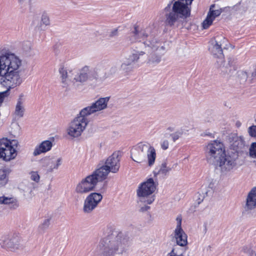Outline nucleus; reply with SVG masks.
I'll return each mask as SVG.
<instances>
[{
    "label": "nucleus",
    "instance_id": "obj_1",
    "mask_svg": "<svg viewBox=\"0 0 256 256\" xmlns=\"http://www.w3.org/2000/svg\"><path fill=\"white\" fill-rule=\"evenodd\" d=\"M206 158L208 162L218 166L222 171H230L236 165L237 156L226 154L222 142L214 140L207 146Z\"/></svg>",
    "mask_w": 256,
    "mask_h": 256
},
{
    "label": "nucleus",
    "instance_id": "obj_2",
    "mask_svg": "<svg viewBox=\"0 0 256 256\" xmlns=\"http://www.w3.org/2000/svg\"><path fill=\"white\" fill-rule=\"evenodd\" d=\"M109 97L100 98L91 106L83 108L80 116L76 118L71 122L68 130V134L73 137L80 136L88 124L86 116L98 111L106 108L109 100Z\"/></svg>",
    "mask_w": 256,
    "mask_h": 256
},
{
    "label": "nucleus",
    "instance_id": "obj_3",
    "mask_svg": "<svg viewBox=\"0 0 256 256\" xmlns=\"http://www.w3.org/2000/svg\"><path fill=\"white\" fill-rule=\"evenodd\" d=\"M120 234L114 238L108 236L102 239L100 244L102 250L101 256H122L128 246L129 240L125 237L122 238Z\"/></svg>",
    "mask_w": 256,
    "mask_h": 256
},
{
    "label": "nucleus",
    "instance_id": "obj_4",
    "mask_svg": "<svg viewBox=\"0 0 256 256\" xmlns=\"http://www.w3.org/2000/svg\"><path fill=\"white\" fill-rule=\"evenodd\" d=\"M193 0H178L172 6V12L166 15L165 24L166 26H172L174 24L179 14L181 18H187L190 16V10L188 5L190 4Z\"/></svg>",
    "mask_w": 256,
    "mask_h": 256
},
{
    "label": "nucleus",
    "instance_id": "obj_5",
    "mask_svg": "<svg viewBox=\"0 0 256 256\" xmlns=\"http://www.w3.org/2000/svg\"><path fill=\"white\" fill-rule=\"evenodd\" d=\"M20 72H6L2 76L0 84L7 90L0 92V104H1L6 96L8 90L20 86L22 82V78L20 76Z\"/></svg>",
    "mask_w": 256,
    "mask_h": 256
},
{
    "label": "nucleus",
    "instance_id": "obj_6",
    "mask_svg": "<svg viewBox=\"0 0 256 256\" xmlns=\"http://www.w3.org/2000/svg\"><path fill=\"white\" fill-rule=\"evenodd\" d=\"M156 186L152 178H148L142 183L138 186L136 192L140 200L144 203L151 204L154 200L152 194L156 189Z\"/></svg>",
    "mask_w": 256,
    "mask_h": 256
},
{
    "label": "nucleus",
    "instance_id": "obj_7",
    "mask_svg": "<svg viewBox=\"0 0 256 256\" xmlns=\"http://www.w3.org/2000/svg\"><path fill=\"white\" fill-rule=\"evenodd\" d=\"M22 60L13 54L0 56V76L2 71L6 72H21Z\"/></svg>",
    "mask_w": 256,
    "mask_h": 256
},
{
    "label": "nucleus",
    "instance_id": "obj_8",
    "mask_svg": "<svg viewBox=\"0 0 256 256\" xmlns=\"http://www.w3.org/2000/svg\"><path fill=\"white\" fill-rule=\"evenodd\" d=\"M104 180L96 170L92 174L82 179L76 186V192L78 194H86L93 190L98 182Z\"/></svg>",
    "mask_w": 256,
    "mask_h": 256
},
{
    "label": "nucleus",
    "instance_id": "obj_9",
    "mask_svg": "<svg viewBox=\"0 0 256 256\" xmlns=\"http://www.w3.org/2000/svg\"><path fill=\"white\" fill-rule=\"evenodd\" d=\"M18 142L16 140H10L7 138L0 140V158L5 161H10L16 156V148Z\"/></svg>",
    "mask_w": 256,
    "mask_h": 256
},
{
    "label": "nucleus",
    "instance_id": "obj_10",
    "mask_svg": "<svg viewBox=\"0 0 256 256\" xmlns=\"http://www.w3.org/2000/svg\"><path fill=\"white\" fill-rule=\"evenodd\" d=\"M120 158L118 153L114 152L106 160L105 165L96 169V172L99 173L102 178L105 180L110 172H116L119 170Z\"/></svg>",
    "mask_w": 256,
    "mask_h": 256
},
{
    "label": "nucleus",
    "instance_id": "obj_11",
    "mask_svg": "<svg viewBox=\"0 0 256 256\" xmlns=\"http://www.w3.org/2000/svg\"><path fill=\"white\" fill-rule=\"evenodd\" d=\"M102 198V196L98 192H92L86 198L84 210L86 212H90L94 209Z\"/></svg>",
    "mask_w": 256,
    "mask_h": 256
},
{
    "label": "nucleus",
    "instance_id": "obj_12",
    "mask_svg": "<svg viewBox=\"0 0 256 256\" xmlns=\"http://www.w3.org/2000/svg\"><path fill=\"white\" fill-rule=\"evenodd\" d=\"M216 5L212 4L209 8L207 16L202 24V26L203 29L208 28L213 23V22L216 17H218L222 14V10L219 8L215 9Z\"/></svg>",
    "mask_w": 256,
    "mask_h": 256
},
{
    "label": "nucleus",
    "instance_id": "obj_13",
    "mask_svg": "<svg viewBox=\"0 0 256 256\" xmlns=\"http://www.w3.org/2000/svg\"><path fill=\"white\" fill-rule=\"evenodd\" d=\"M230 149L236 153V156L246 152L248 146L246 144L244 139L241 136L234 138L233 142L230 144Z\"/></svg>",
    "mask_w": 256,
    "mask_h": 256
},
{
    "label": "nucleus",
    "instance_id": "obj_14",
    "mask_svg": "<svg viewBox=\"0 0 256 256\" xmlns=\"http://www.w3.org/2000/svg\"><path fill=\"white\" fill-rule=\"evenodd\" d=\"M20 238L18 234H14L11 238H5L3 240L2 246L10 250H14L20 245Z\"/></svg>",
    "mask_w": 256,
    "mask_h": 256
},
{
    "label": "nucleus",
    "instance_id": "obj_15",
    "mask_svg": "<svg viewBox=\"0 0 256 256\" xmlns=\"http://www.w3.org/2000/svg\"><path fill=\"white\" fill-rule=\"evenodd\" d=\"M226 40V39L224 36H221L220 41H218L217 40L214 41V44L210 48L211 53L214 56L218 58H224L222 46Z\"/></svg>",
    "mask_w": 256,
    "mask_h": 256
},
{
    "label": "nucleus",
    "instance_id": "obj_16",
    "mask_svg": "<svg viewBox=\"0 0 256 256\" xmlns=\"http://www.w3.org/2000/svg\"><path fill=\"white\" fill-rule=\"evenodd\" d=\"M256 207V187H254L248 192L246 204V208L252 210Z\"/></svg>",
    "mask_w": 256,
    "mask_h": 256
},
{
    "label": "nucleus",
    "instance_id": "obj_17",
    "mask_svg": "<svg viewBox=\"0 0 256 256\" xmlns=\"http://www.w3.org/2000/svg\"><path fill=\"white\" fill-rule=\"evenodd\" d=\"M174 237L178 245L185 246L187 244V235L182 229H176L174 230Z\"/></svg>",
    "mask_w": 256,
    "mask_h": 256
},
{
    "label": "nucleus",
    "instance_id": "obj_18",
    "mask_svg": "<svg viewBox=\"0 0 256 256\" xmlns=\"http://www.w3.org/2000/svg\"><path fill=\"white\" fill-rule=\"evenodd\" d=\"M52 146V142L50 140H44L35 148L34 152V154L37 156L42 153L46 152L51 149Z\"/></svg>",
    "mask_w": 256,
    "mask_h": 256
},
{
    "label": "nucleus",
    "instance_id": "obj_19",
    "mask_svg": "<svg viewBox=\"0 0 256 256\" xmlns=\"http://www.w3.org/2000/svg\"><path fill=\"white\" fill-rule=\"evenodd\" d=\"M24 95L21 94L19 96L17 104L15 109V114L20 117H22L24 116V108L23 106Z\"/></svg>",
    "mask_w": 256,
    "mask_h": 256
},
{
    "label": "nucleus",
    "instance_id": "obj_20",
    "mask_svg": "<svg viewBox=\"0 0 256 256\" xmlns=\"http://www.w3.org/2000/svg\"><path fill=\"white\" fill-rule=\"evenodd\" d=\"M12 204L11 207L16 208L18 206V201L16 198L13 197H6L4 196H0V204Z\"/></svg>",
    "mask_w": 256,
    "mask_h": 256
},
{
    "label": "nucleus",
    "instance_id": "obj_21",
    "mask_svg": "<svg viewBox=\"0 0 256 256\" xmlns=\"http://www.w3.org/2000/svg\"><path fill=\"white\" fill-rule=\"evenodd\" d=\"M172 168L167 166V163L166 162H162L161 165L160 166V168L156 170H155L154 172V174H162L166 176L170 171Z\"/></svg>",
    "mask_w": 256,
    "mask_h": 256
},
{
    "label": "nucleus",
    "instance_id": "obj_22",
    "mask_svg": "<svg viewBox=\"0 0 256 256\" xmlns=\"http://www.w3.org/2000/svg\"><path fill=\"white\" fill-rule=\"evenodd\" d=\"M148 164L152 166L154 163L156 158V152L154 147L150 146L148 151Z\"/></svg>",
    "mask_w": 256,
    "mask_h": 256
},
{
    "label": "nucleus",
    "instance_id": "obj_23",
    "mask_svg": "<svg viewBox=\"0 0 256 256\" xmlns=\"http://www.w3.org/2000/svg\"><path fill=\"white\" fill-rule=\"evenodd\" d=\"M8 182L6 172L4 170H0V185L4 186Z\"/></svg>",
    "mask_w": 256,
    "mask_h": 256
},
{
    "label": "nucleus",
    "instance_id": "obj_24",
    "mask_svg": "<svg viewBox=\"0 0 256 256\" xmlns=\"http://www.w3.org/2000/svg\"><path fill=\"white\" fill-rule=\"evenodd\" d=\"M249 156L252 158H256V142L251 144L249 149Z\"/></svg>",
    "mask_w": 256,
    "mask_h": 256
},
{
    "label": "nucleus",
    "instance_id": "obj_25",
    "mask_svg": "<svg viewBox=\"0 0 256 256\" xmlns=\"http://www.w3.org/2000/svg\"><path fill=\"white\" fill-rule=\"evenodd\" d=\"M88 78V74L86 72H81L80 74L74 78L76 82H83L86 81Z\"/></svg>",
    "mask_w": 256,
    "mask_h": 256
},
{
    "label": "nucleus",
    "instance_id": "obj_26",
    "mask_svg": "<svg viewBox=\"0 0 256 256\" xmlns=\"http://www.w3.org/2000/svg\"><path fill=\"white\" fill-rule=\"evenodd\" d=\"M131 158L134 161L138 163L141 162L142 160V154H140L138 156H136V152H133L132 153Z\"/></svg>",
    "mask_w": 256,
    "mask_h": 256
},
{
    "label": "nucleus",
    "instance_id": "obj_27",
    "mask_svg": "<svg viewBox=\"0 0 256 256\" xmlns=\"http://www.w3.org/2000/svg\"><path fill=\"white\" fill-rule=\"evenodd\" d=\"M59 72L60 73V74H61V78H62V81L63 82H64V81L66 80V78H67V71L66 70L64 66H62L60 68V70H59Z\"/></svg>",
    "mask_w": 256,
    "mask_h": 256
},
{
    "label": "nucleus",
    "instance_id": "obj_28",
    "mask_svg": "<svg viewBox=\"0 0 256 256\" xmlns=\"http://www.w3.org/2000/svg\"><path fill=\"white\" fill-rule=\"evenodd\" d=\"M243 251L244 253L248 254V256H256L255 252L251 250L250 248L244 247L243 248Z\"/></svg>",
    "mask_w": 256,
    "mask_h": 256
},
{
    "label": "nucleus",
    "instance_id": "obj_29",
    "mask_svg": "<svg viewBox=\"0 0 256 256\" xmlns=\"http://www.w3.org/2000/svg\"><path fill=\"white\" fill-rule=\"evenodd\" d=\"M248 133L252 137H256V126H252L248 128Z\"/></svg>",
    "mask_w": 256,
    "mask_h": 256
},
{
    "label": "nucleus",
    "instance_id": "obj_30",
    "mask_svg": "<svg viewBox=\"0 0 256 256\" xmlns=\"http://www.w3.org/2000/svg\"><path fill=\"white\" fill-rule=\"evenodd\" d=\"M30 178L32 180L36 182H38L40 180V176L38 173L36 172H31Z\"/></svg>",
    "mask_w": 256,
    "mask_h": 256
},
{
    "label": "nucleus",
    "instance_id": "obj_31",
    "mask_svg": "<svg viewBox=\"0 0 256 256\" xmlns=\"http://www.w3.org/2000/svg\"><path fill=\"white\" fill-rule=\"evenodd\" d=\"M144 53L142 52H140L138 54H134L130 56L132 62L137 60L139 58V56L143 55Z\"/></svg>",
    "mask_w": 256,
    "mask_h": 256
},
{
    "label": "nucleus",
    "instance_id": "obj_32",
    "mask_svg": "<svg viewBox=\"0 0 256 256\" xmlns=\"http://www.w3.org/2000/svg\"><path fill=\"white\" fill-rule=\"evenodd\" d=\"M42 23L46 26L50 24L49 18L44 14L42 16Z\"/></svg>",
    "mask_w": 256,
    "mask_h": 256
},
{
    "label": "nucleus",
    "instance_id": "obj_33",
    "mask_svg": "<svg viewBox=\"0 0 256 256\" xmlns=\"http://www.w3.org/2000/svg\"><path fill=\"white\" fill-rule=\"evenodd\" d=\"M176 222H177V226L176 229H182V218L180 215L178 216L176 218Z\"/></svg>",
    "mask_w": 256,
    "mask_h": 256
},
{
    "label": "nucleus",
    "instance_id": "obj_34",
    "mask_svg": "<svg viewBox=\"0 0 256 256\" xmlns=\"http://www.w3.org/2000/svg\"><path fill=\"white\" fill-rule=\"evenodd\" d=\"M167 256H184L182 254H178L176 249L173 248L172 251L167 254Z\"/></svg>",
    "mask_w": 256,
    "mask_h": 256
},
{
    "label": "nucleus",
    "instance_id": "obj_35",
    "mask_svg": "<svg viewBox=\"0 0 256 256\" xmlns=\"http://www.w3.org/2000/svg\"><path fill=\"white\" fill-rule=\"evenodd\" d=\"M182 134V132H176L174 134H172L170 136L172 137V140L174 142H175L178 139V138L180 137V136Z\"/></svg>",
    "mask_w": 256,
    "mask_h": 256
},
{
    "label": "nucleus",
    "instance_id": "obj_36",
    "mask_svg": "<svg viewBox=\"0 0 256 256\" xmlns=\"http://www.w3.org/2000/svg\"><path fill=\"white\" fill-rule=\"evenodd\" d=\"M168 146H169V143H168V141L166 140H165L162 142V144H161V147L164 150H166V149L168 148Z\"/></svg>",
    "mask_w": 256,
    "mask_h": 256
},
{
    "label": "nucleus",
    "instance_id": "obj_37",
    "mask_svg": "<svg viewBox=\"0 0 256 256\" xmlns=\"http://www.w3.org/2000/svg\"><path fill=\"white\" fill-rule=\"evenodd\" d=\"M61 158H59L58 160H57V162L56 164L54 166L53 168H58V166L60 165L61 164Z\"/></svg>",
    "mask_w": 256,
    "mask_h": 256
},
{
    "label": "nucleus",
    "instance_id": "obj_38",
    "mask_svg": "<svg viewBox=\"0 0 256 256\" xmlns=\"http://www.w3.org/2000/svg\"><path fill=\"white\" fill-rule=\"evenodd\" d=\"M150 208V207L149 206H142L140 208V211L144 212L148 210Z\"/></svg>",
    "mask_w": 256,
    "mask_h": 256
},
{
    "label": "nucleus",
    "instance_id": "obj_39",
    "mask_svg": "<svg viewBox=\"0 0 256 256\" xmlns=\"http://www.w3.org/2000/svg\"><path fill=\"white\" fill-rule=\"evenodd\" d=\"M134 28V36H136L138 34V26L135 25Z\"/></svg>",
    "mask_w": 256,
    "mask_h": 256
},
{
    "label": "nucleus",
    "instance_id": "obj_40",
    "mask_svg": "<svg viewBox=\"0 0 256 256\" xmlns=\"http://www.w3.org/2000/svg\"><path fill=\"white\" fill-rule=\"evenodd\" d=\"M49 222H50V220H46L44 221V224H42V226L44 227L46 226H48V224H49Z\"/></svg>",
    "mask_w": 256,
    "mask_h": 256
},
{
    "label": "nucleus",
    "instance_id": "obj_41",
    "mask_svg": "<svg viewBox=\"0 0 256 256\" xmlns=\"http://www.w3.org/2000/svg\"><path fill=\"white\" fill-rule=\"evenodd\" d=\"M116 32H117V30H116L114 32H112V36H114V34H115L114 33Z\"/></svg>",
    "mask_w": 256,
    "mask_h": 256
},
{
    "label": "nucleus",
    "instance_id": "obj_42",
    "mask_svg": "<svg viewBox=\"0 0 256 256\" xmlns=\"http://www.w3.org/2000/svg\"><path fill=\"white\" fill-rule=\"evenodd\" d=\"M85 69H86V70H88V67L84 68L82 70V71H84Z\"/></svg>",
    "mask_w": 256,
    "mask_h": 256
},
{
    "label": "nucleus",
    "instance_id": "obj_43",
    "mask_svg": "<svg viewBox=\"0 0 256 256\" xmlns=\"http://www.w3.org/2000/svg\"><path fill=\"white\" fill-rule=\"evenodd\" d=\"M168 8H168V7H166V8H165V10H166V11L168 10Z\"/></svg>",
    "mask_w": 256,
    "mask_h": 256
},
{
    "label": "nucleus",
    "instance_id": "obj_44",
    "mask_svg": "<svg viewBox=\"0 0 256 256\" xmlns=\"http://www.w3.org/2000/svg\"><path fill=\"white\" fill-rule=\"evenodd\" d=\"M232 156L236 157V154L235 156V154H234V156Z\"/></svg>",
    "mask_w": 256,
    "mask_h": 256
}]
</instances>
